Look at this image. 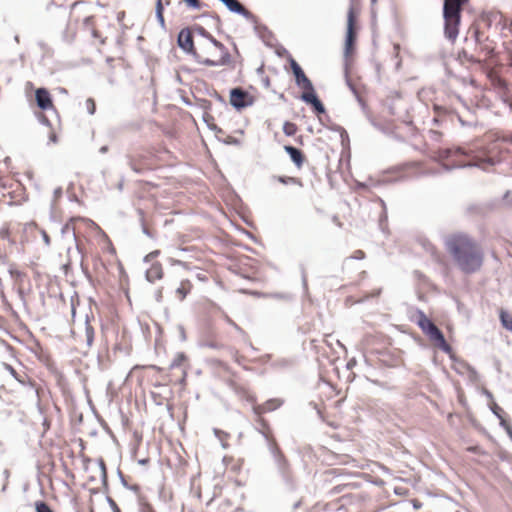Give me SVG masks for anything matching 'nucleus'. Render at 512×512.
I'll use <instances>...</instances> for the list:
<instances>
[{
    "label": "nucleus",
    "mask_w": 512,
    "mask_h": 512,
    "mask_svg": "<svg viewBox=\"0 0 512 512\" xmlns=\"http://www.w3.org/2000/svg\"><path fill=\"white\" fill-rule=\"evenodd\" d=\"M501 29H508L510 33H512V21L507 24L506 19L503 18V23L500 24Z\"/></svg>",
    "instance_id": "55"
},
{
    "label": "nucleus",
    "mask_w": 512,
    "mask_h": 512,
    "mask_svg": "<svg viewBox=\"0 0 512 512\" xmlns=\"http://www.w3.org/2000/svg\"><path fill=\"white\" fill-rule=\"evenodd\" d=\"M365 258V253L362 250H356L353 252V254L346 258V260L354 259V260H362Z\"/></svg>",
    "instance_id": "45"
},
{
    "label": "nucleus",
    "mask_w": 512,
    "mask_h": 512,
    "mask_svg": "<svg viewBox=\"0 0 512 512\" xmlns=\"http://www.w3.org/2000/svg\"><path fill=\"white\" fill-rule=\"evenodd\" d=\"M284 150L289 155L291 161L297 168H301L303 166L305 157L299 148H296L292 145H285Z\"/></svg>",
    "instance_id": "15"
},
{
    "label": "nucleus",
    "mask_w": 512,
    "mask_h": 512,
    "mask_svg": "<svg viewBox=\"0 0 512 512\" xmlns=\"http://www.w3.org/2000/svg\"><path fill=\"white\" fill-rule=\"evenodd\" d=\"M147 281L154 283L156 280H160L163 277L162 265L159 262H155L145 273Z\"/></svg>",
    "instance_id": "17"
},
{
    "label": "nucleus",
    "mask_w": 512,
    "mask_h": 512,
    "mask_svg": "<svg viewBox=\"0 0 512 512\" xmlns=\"http://www.w3.org/2000/svg\"><path fill=\"white\" fill-rule=\"evenodd\" d=\"M301 280H302L303 290L307 294L308 293V282H307V275H306L304 268H302V271H301Z\"/></svg>",
    "instance_id": "47"
},
{
    "label": "nucleus",
    "mask_w": 512,
    "mask_h": 512,
    "mask_svg": "<svg viewBox=\"0 0 512 512\" xmlns=\"http://www.w3.org/2000/svg\"><path fill=\"white\" fill-rule=\"evenodd\" d=\"M263 438L266 441L268 451L271 454L277 473L280 476L285 488L288 491H295L297 489V483L289 460L284 455L273 437H269L267 434L263 433Z\"/></svg>",
    "instance_id": "2"
},
{
    "label": "nucleus",
    "mask_w": 512,
    "mask_h": 512,
    "mask_svg": "<svg viewBox=\"0 0 512 512\" xmlns=\"http://www.w3.org/2000/svg\"><path fill=\"white\" fill-rule=\"evenodd\" d=\"M211 107V102H209L208 100H202V108L207 110V109H210Z\"/></svg>",
    "instance_id": "61"
},
{
    "label": "nucleus",
    "mask_w": 512,
    "mask_h": 512,
    "mask_svg": "<svg viewBox=\"0 0 512 512\" xmlns=\"http://www.w3.org/2000/svg\"><path fill=\"white\" fill-rule=\"evenodd\" d=\"M262 82H263V85H264L265 87H269V86H270V79H269V77H268V76L263 77V78H262Z\"/></svg>",
    "instance_id": "62"
},
{
    "label": "nucleus",
    "mask_w": 512,
    "mask_h": 512,
    "mask_svg": "<svg viewBox=\"0 0 512 512\" xmlns=\"http://www.w3.org/2000/svg\"><path fill=\"white\" fill-rule=\"evenodd\" d=\"M380 203H381L382 208H383L382 214H381V216L379 218L380 227L382 228L383 222L387 220V212H386L385 202L382 199H380Z\"/></svg>",
    "instance_id": "46"
},
{
    "label": "nucleus",
    "mask_w": 512,
    "mask_h": 512,
    "mask_svg": "<svg viewBox=\"0 0 512 512\" xmlns=\"http://www.w3.org/2000/svg\"><path fill=\"white\" fill-rule=\"evenodd\" d=\"M258 427L256 428V430L263 436V433L267 434L269 437H272L271 434H270V428H269V425L268 423L260 418L258 420Z\"/></svg>",
    "instance_id": "31"
},
{
    "label": "nucleus",
    "mask_w": 512,
    "mask_h": 512,
    "mask_svg": "<svg viewBox=\"0 0 512 512\" xmlns=\"http://www.w3.org/2000/svg\"><path fill=\"white\" fill-rule=\"evenodd\" d=\"M346 84L347 86L349 87V89L352 91V93L356 96L358 102L364 106V102L362 100V98L359 96L358 94V91L356 89V87L354 86V84L351 82V80L349 79L348 77V73L346 72Z\"/></svg>",
    "instance_id": "37"
},
{
    "label": "nucleus",
    "mask_w": 512,
    "mask_h": 512,
    "mask_svg": "<svg viewBox=\"0 0 512 512\" xmlns=\"http://www.w3.org/2000/svg\"><path fill=\"white\" fill-rule=\"evenodd\" d=\"M35 100L39 109L46 111L53 107L52 97L46 88H38L35 91Z\"/></svg>",
    "instance_id": "13"
},
{
    "label": "nucleus",
    "mask_w": 512,
    "mask_h": 512,
    "mask_svg": "<svg viewBox=\"0 0 512 512\" xmlns=\"http://www.w3.org/2000/svg\"><path fill=\"white\" fill-rule=\"evenodd\" d=\"M297 132V126L296 124L292 123V122H289V121H286L284 124H283V133L286 135V136H293L295 135V133Z\"/></svg>",
    "instance_id": "29"
},
{
    "label": "nucleus",
    "mask_w": 512,
    "mask_h": 512,
    "mask_svg": "<svg viewBox=\"0 0 512 512\" xmlns=\"http://www.w3.org/2000/svg\"><path fill=\"white\" fill-rule=\"evenodd\" d=\"M85 105H86L87 112H88L90 115L95 114V111H96V104H95L94 99H92V98H88V99L86 100V102H85Z\"/></svg>",
    "instance_id": "40"
},
{
    "label": "nucleus",
    "mask_w": 512,
    "mask_h": 512,
    "mask_svg": "<svg viewBox=\"0 0 512 512\" xmlns=\"http://www.w3.org/2000/svg\"><path fill=\"white\" fill-rule=\"evenodd\" d=\"M62 195V188L61 187H58L54 190V198L57 199L59 197H61Z\"/></svg>",
    "instance_id": "59"
},
{
    "label": "nucleus",
    "mask_w": 512,
    "mask_h": 512,
    "mask_svg": "<svg viewBox=\"0 0 512 512\" xmlns=\"http://www.w3.org/2000/svg\"><path fill=\"white\" fill-rule=\"evenodd\" d=\"M222 142L226 145L234 146H239L241 144V141L233 136H227L225 139L222 140Z\"/></svg>",
    "instance_id": "42"
},
{
    "label": "nucleus",
    "mask_w": 512,
    "mask_h": 512,
    "mask_svg": "<svg viewBox=\"0 0 512 512\" xmlns=\"http://www.w3.org/2000/svg\"><path fill=\"white\" fill-rule=\"evenodd\" d=\"M214 434L221 441L222 447L223 448H227V444L224 443L223 439L228 437V433H226V432H224V431H222L220 429L215 428L214 429Z\"/></svg>",
    "instance_id": "41"
},
{
    "label": "nucleus",
    "mask_w": 512,
    "mask_h": 512,
    "mask_svg": "<svg viewBox=\"0 0 512 512\" xmlns=\"http://www.w3.org/2000/svg\"><path fill=\"white\" fill-rule=\"evenodd\" d=\"M279 365L282 366V367L289 366L290 365V361H288V360H281L279 362Z\"/></svg>",
    "instance_id": "64"
},
{
    "label": "nucleus",
    "mask_w": 512,
    "mask_h": 512,
    "mask_svg": "<svg viewBox=\"0 0 512 512\" xmlns=\"http://www.w3.org/2000/svg\"><path fill=\"white\" fill-rule=\"evenodd\" d=\"M129 166L130 168L137 174H142L143 173V169L142 168H139L138 166L135 165V163L130 160L129 161Z\"/></svg>",
    "instance_id": "53"
},
{
    "label": "nucleus",
    "mask_w": 512,
    "mask_h": 512,
    "mask_svg": "<svg viewBox=\"0 0 512 512\" xmlns=\"http://www.w3.org/2000/svg\"><path fill=\"white\" fill-rule=\"evenodd\" d=\"M108 150H109L108 146H107V145H104V146H102V147L99 149V152H100L101 154H105V153H107V152H108Z\"/></svg>",
    "instance_id": "63"
},
{
    "label": "nucleus",
    "mask_w": 512,
    "mask_h": 512,
    "mask_svg": "<svg viewBox=\"0 0 512 512\" xmlns=\"http://www.w3.org/2000/svg\"><path fill=\"white\" fill-rule=\"evenodd\" d=\"M482 394L485 395L487 397V399H489L491 402H494L493 401V394L486 388H484L482 390Z\"/></svg>",
    "instance_id": "57"
},
{
    "label": "nucleus",
    "mask_w": 512,
    "mask_h": 512,
    "mask_svg": "<svg viewBox=\"0 0 512 512\" xmlns=\"http://www.w3.org/2000/svg\"><path fill=\"white\" fill-rule=\"evenodd\" d=\"M274 180H277L278 182L288 185V184H299L301 185V181L298 178L295 177H289V176H273Z\"/></svg>",
    "instance_id": "28"
},
{
    "label": "nucleus",
    "mask_w": 512,
    "mask_h": 512,
    "mask_svg": "<svg viewBox=\"0 0 512 512\" xmlns=\"http://www.w3.org/2000/svg\"><path fill=\"white\" fill-rule=\"evenodd\" d=\"M458 155H466L465 151L460 148H439L434 152V160L438 162H443L444 160H448Z\"/></svg>",
    "instance_id": "14"
},
{
    "label": "nucleus",
    "mask_w": 512,
    "mask_h": 512,
    "mask_svg": "<svg viewBox=\"0 0 512 512\" xmlns=\"http://www.w3.org/2000/svg\"><path fill=\"white\" fill-rule=\"evenodd\" d=\"M177 45L184 53L191 55L197 63L201 64L202 57L195 49L192 31L190 28H183L180 30L177 35Z\"/></svg>",
    "instance_id": "5"
},
{
    "label": "nucleus",
    "mask_w": 512,
    "mask_h": 512,
    "mask_svg": "<svg viewBox=\"0 0 512 512\" xmlns=\"http://www.w3.org/2000/svg\"><path fill=\"white\" fill-rule=\"evenodd\" d=\"M283 404V401L280 399H270L266 401L262 405H258L254 407V412L256 415L260 416L263 413L271 412L280 407Z\"/></svg>",
    "instance_id": "16"
},
{
    "label": "nucleus",
    "mask_w": 512,
    "mask_h": 512,
    "mask_svg": "<svg viewBox=\"0 0 512 512\" xmlns=\"http://www.w3.org/2000/svg\"><path fill=\"white\" fill-rule=\"evenodd\" d=\"M482 21L488 28H491L493 23L500 26L503 23V16L500 12H487L483 14Z\"/></svg>",
    "instance_id": "19"
},
{
    "label": "nucleus",
    "mask_w": 512,
    "mask_h": 512,
    "mask_svg": "<svg viewBox=\"0 0 512 512\" xmlns=\"http://www.w3.org/2000/svg\"><path fill=\"white\" fill-rule=\"evenodd\" d=\"M300 100L311 106L313 112L316 115H322L326 113V108L322 101L319 99L315 88L310 91H303L300 95Z\"/></svg>",
    "instance_id": "10"
},
{
    "label": "nucleus",
    "mask_w": 512,
    "mask_h": 512,
    "mask_svg": "<svg viewBox=\"0 0 512 512\" xmlns=\"http://www.w3.org/2000/svg\"><path fill=\"white\" fill-rule=\"evenodd\" d=\"M191 31L196 32L198 35H200L204 38L208 37V35H209V32L203 26L198 25V24H195L194 26H192Z\"/></svg>",
    "instance_id": "38"
},
{
    "label": "nucleus",
    "mask_w": 512,
    "mask_h": 512,
    "mask_svg": "<svg viewBox=\"0 0 512 512\" xmlns=\"http://www.w3.org/2000/svg\"><path fill=\"white\" fill-rule=\"evenodd\" d=\"M469 32L471 33V38L475 46V51L479 53L483 52L487 57H492L494 55V48L484 44V42L488 40V37H486L483 40L481 38V32L479 31L478 28H471Z\"/></svg>",
    "instance_id": "12"
},
{
    "label": "nucleus",
    "mask_w": 512,
    "mask_h": 512,
    "mask_svg": "<svg viewBox=\"0 0 512 512\" xmlns=\"http://www.w3.org/2000/svg\"><path fill=\"white\" fill-rule=\"evenodd\" d=\"M499 319H500L501 325L506 330L512 332V314L504 309H501L499 311Z\"/></svg>",
    "instance_id": "21"
},
{
    "label": "nucleus",
    "mask_w": 512,
    "mask_h": 512,
    "mask_svg": "<svg viewBox=\"0 0 512 512\" xmlns=\"http://www.w3.org/2000/svg\"><path fill=\"white\" fill-rule=\"evenodd\" d=\"M203 347L211 348V349H219L222 347L219 343L215 341H207L202 344Z\"/></svg>",
    "instance_id": "49"
},
{
    "label": "nucleus",
    "mask_w": 512,
    "mask_h": 512,
    "mask_svg": "<svg viewBox=\"0 0 512 512\" xmlns=\"http://www.w3.org/2000/svg\"><path fill=\"white\" fill-rule=\"evenodd\" d=\"M117 475L121 484L128 490L134 492L137 496L140 494V486L138 484H129V481H126L122 471L120 469L117 470Z\"/></svg>",
    "instance_id": "23"
},
{
    "label": "nucleus",
    "mask_w": 512,
    "mask_h": 512,
    "mask_svg": "<svg viewBox=\"0 0 512 512\" xmlns=\"http://www.w3.org/2000/svg\"><path fill=\"white\" fill-rule=\"evenodd\" d=\"M441 166H442V169L444 171L450 172V171H452L454 169H463V168H468V167H478V164L474 163V162H468V163L452 162L451 164L442 163Z\"/></svg>",
    "instance_id": "20"
},
{
    "label": "nucleus",
    "mask_w": 512,
    "mask_h": 512,
    "mask_svg": "<svg viewBox=\"0 0 512 512\" xmlns=\"http://www.w3.org/2000/svg\"><path fill=\"white\" fill-rule=\"evenodd\" d=\"M98 464H99V467H100V470H101V481H102V484L105 488V490L108 489V476H107V470H106V465H105V462L102 458H100L98 460Z\"/></svg>",
    "instance_id": "27"
},
{
    "label": "nucleus",
    "mask_w": 512,
    "mask_h": 512,
    "mask_svg": "<svg viewBox=\"0 0 512 512\" xmlns=\"http://www.w3.org/2000/svg\"><path fill=\"white\" fill-rule=\"evenodd\" d=\"M156 19L159 23V25L162 27V28H165V19H164V15L161 14V15H157L156 16Z\"/></svg>",
    "instance_id": "58"
},
{
    "label": "nucleus",
    "mask_w": 512,
    "mask_h": 512,
    "mask_svg": "<svg viewBox=\"0 0 512 512\" xmlns=\"http://www.w3.org/2000/svg\"><path fill=\"white\" fill-rule=\"evenodd\" d=\"M178 330H179L181 341H185L186 340V333H185L184 326L183 325H179L178 326Z\"/></svg>",
    "instance_id": "56"
},
{
    "label": "nucleus",
    "mask_w": 512,
    "mask_h": 512,
    "mask_svg": "<svg viewBox=\"0 0 512 512\" xmlns=\"http://www.w3.org/2000/svg\"><path fill=\"white\" fill-rule=\"evenodd\" d=\"M67 256H68L67 262L63 265V269L66 272H67L68 268H70L74 262L79 261L80 263H82V255H81V251H80L78 244H76L75 250H72L71 247L67 248Z\"/></svg>",
    "instance_id": "18"
},
{
    "label": "nucleus",
    "mask_w": 512,
    "mask_h": 512,
    "mask_svg": "<svg viewBox=\"0 0 512 512\" xmlns=\"http://www.w3.org/2000/svg\"><path fill=\"white\" fill-rule=\"evenodd\" d=\"M95 330L89 322V316L86 315L85 319V338L88 347H91L94 342Z\"/></svg>",
    "instance_id": "22"
},
{
    "label": "nucleus",
    "mask_w": 512,
    "mask_h": 512,
    "mask_svg": "<svg viewBox=\"0 0 512 512\" xmlns=\"http://www.w3.org/2000/svg\"><path fill=\"white\" fill-rule=\"evenodd\" d=\"M138 503H139V512H155L153 507L145 502L144 498L138 495Z\"/></svg>",
    "instance_id": "32"
},
{
    "label": "nucleus",
    "mask_w": 512,
    "mask_h": 512,
    "mask_svg": "<svg viewBox=\"0 0 512 512\" xmlns=\"http://www.w3.org/2000/svg\"><path fill=\"white\" fill-rule=\"evenodd\" d=\"M185 359L186 357L184 353H177L174 359L171 361L169 368L174 369L179 367Z\"/></svg>",
    "instance_id": "34"
},
{
    "label": "nucleus",
    "mask_w": 512,
    "mask_h": 512,
    "mask_svg": "<svg viewBox=\"0 0 512 512\" xmlns=\"http://www.w3.org/2000/svg\"><path fill=\"white\" fill-rule=\"evenodd\" d=\"M289 64L291 71L295 78V84L302 88L303 91H310L314 89V85L311 82V80L306 76L301 66L298 64V62L292 57L289 56Z\"/></svg>",
    "instance_id": "8"
},
{
    "label": "nucleus",
    "mask_w": 512,
    "mask_h": 512,
    "mask_svg": "<svg viewBox=\"0 0 512 512\" xmlns=\"http://www.w3.org/2000/svg\"><path fill=\"white\" fill-rule=\"evenodd\" d=\"M207 16L211 17L212 20L215 22V24L218 27L221 25V19H220L219 15H217V14H207V13H204V14L201 15V17H207Z\"/></svg>",
    "instance_id": "51"
},
{
    "label": "nucleus",
    "mask_w": 512,
    "mask_h": 512,
    "mask_svg": "<svg viewBox=\"0 0 512 512\" xmlns=\"http://www.w3.org/2000/svg\"><path fill=\"white\" fill-rule=\"evenodd\" d=\"M417 325L439 349L447 354L452 353V347L447 343L443 332L421 310L418 311Z\"/></svg>",
    "instance_id": "4"
},
{
    "label": "nucleus",
    "mask_w": 512,
    "mask_h": 512,
    "mask_svg": "<svg viewBox=\"0 0 512 512\" xmlns=\"http://www.w3.org/2000/svg\"><path fill=\"white\" fill-rule=\"evenodd\" d=\"M203 120H204V122L207 123V126L210 130H213L216 133H224L223 130L220 127H218L216 124L209 122L210 120H214L213 116L209 115L208 113H205L203 115Z\"/></svg>",
    "instance_id": "30"
},
{
    "label": "nucleus",
    "mask_w": 512,
    "mask_h": 512,
    "mask_svg": "<svg viewBox=\"0 0 512 512\" xmlns=\"http://www.w3.org/2000/svg\"><path fill=\"white\" fill-rule=\"evenodd\" d=\"M445 246L463 273L472 274L481 268L483 253L477 243L467 234L449 235L445 239Z\"/></svg>",
    "instance_id": "1"
},
{
    "label": "nucleus",
    "mask_w": 512,
    "mask_h": 512,
    "mask_svg": "<svg viewBox=\"0 0 512 512\" xmlns=\"http://www.w3.org/2000/svg\"><path fill=\"white\" fill-rule=\"evenodd\" d=\"M190 289L191 284L188 280L181 282L180 286L176 289V294L179 296L180 301L185 299Z\"/></svg>",
    "instance_id": "25"
},
{
    "label": "nucleus",
    "mask_w": 512,
    "mask_h": 512,
    "mask_svg": "<svg viewBox=\"0 0 512 512\" xmlns=\"http://www.w3.org/2000/svg\"><path fill=\"white\" fill-rule=\"evenodd\" d=\"M465 366L470 374V379L476 380L478 377V373H477L476 369L469 364H465Z\"/></svg>",
    "instance_id": "48"
},
{
    "label": "nucleus",
    "mask_w": 512,
    "mask_h": 512,
    "mask_svg": "<svg viewBox=\"0 0 512 512\" xmlns=\"http://www.w3.org/2000/svg\"><path fill=\"white\" fill-rule=\"evenodd\" d=\"M106 501L113 512H121L120 508L118 507L117 503L113 500L112 497L106 496Z\"/></svg>",
    "instance_id": "44"
},
{
    "label": "nucleus",
    "mask_w": 512,
    "mask_h": 512,
    "mask_svg": "<svg viewBox=\"0 0 512 512\" xmlns=\"http://www.w3.org/2000/svg\"><path fill=\"white\" fill-rule=\"evenodd\" d=\"M162 289H159L156 294H155V299L157 302H161L162 301Z\"/></svg>",
    "instance_id": "60"
},
{
    "label": "nucleus",
    "mask_w": 512,
    "mask_h": 512,
    "mask_svg": "<svg viewBox=\"0 0 512 512\" xmlns=\"http://www.w3.org/2000/svg\"><path fill=\"white\" fill-rule=\"evenodd\" d=\"M159 254H160V251H159V250H155V251L150 252L149 254H147V255L144 257V262H150L152 259H154L155 257H157Z\"/></svg>",
    "instance_id": "52"
},
{
    "label": "nucleus",
    "mask_w": 512,
    "mask_h": 512,
    "mask_svg": "<svg viewBox=\"0 0 512 512\" xmlns=\"http://www.w3.org/2000/svg\"><path fill=\"white\" fill-rule=\"evenodd\" d=\"M221 2L231 13L241 15L246 20L257 24V17L247 10L238 0H218Z\"/></svg>",
    "instance_id": "9"
},
{
    "label": "nucleus",
    "mask_w": 512,
    "mask_h": 512,
    "mask_svg": "<svg viewBox=\"0 0 512 512\" xmlns=\"http://www.w3.org/2000/svg\"><path fill=\"white\" fill-rule=\"evenodd\" d=\"M164 12V7L162 4V0H156V6H155V15H161Z\"/></svg>",
    "instance_id": "50"
},
{
    "label": "nucleus",
    "mask_w": 512,
    "mask_h": 512,
    "mask_svg": "<svg viewBox=\"0 0 512 512\" xmlns=\"http://www.w3.org/2000/svg\"><path fill=\"white\" fill-rule=\"evenodd\" d=\"M137 214L139 216V223H140L141 230H142L143 234H145L147 237H149L151 239H155V235L146 226L144 211L141 208H138Z\"/></svg>",
    "instance_id": "24"
},
{
    "label": "nucleus",
    "mask_w": 512,
    "mask_h": 512,
    "mask_svg": "<svg viewBox=\"0 0 512 512\" xmlns=\"http://www.w3.org/2000/svg\"><path fill=\"white\" fill-rule=\"evenodd\" d=\"M499 424L506 431L509 438L512 440V425L506 419H501V422H499Z\"/></svg>",
    "instance_id": "39"
},
{
    "label": "nucleus",
    "mask_w": 512,
    "mask_h": 512,
    "mask_svg": "<svg viewBox=\"0 0 512 512\" xmlns=\"http://www.w3.org/2000/svg\"><path fill=\"white\" fill-rule=\"evenodd\" d=\"M41 236H42V239H43L44 243L46 244V246H49L50 243H51V240H50V237H49V235L47 234V232L45 230L41 231Z\"/></svg>",
    "instance_id": "54"
},
{
    "label": "nucleus",
    "mask_w": 512,
    "mask_h": 512,
    "mask_svg": "<svg viewBox=\"0 0 512 512\" xmlns=\"http://www.w3.org/2000/svg\"><path fill=\"white\" fill-rule=\"evenodd\" d=\"M489 408L491 410V412L499 419V422H501V419H505L503 414H504V411L501 407H499L495 402H492L490 405H489Z\"/></svg>",
    "instance_id": "33"
},
{
    "label": "nucleus",
    "mask_w": 512,
    "mask_h": 512,
    "mask_svg": "<svg viewBox=\"0 0 512 512\" xmlns=\"http://www.w3.org/2000/svg\"><path fill=\"white\" fill-rule=\"evenodd\" d=\"M460 59H464L470 63H480L481 61L476 57L474 53H470L466 48L462 49L458 53Z\"/></svg>",
    "instance_id": "26"
},
{
    "label": "nucleus",
    "mask_w": 512,
    "mask_h": 512,
    "mask_svg": "<svg viewBox=\"0 0 512 512\" xmlns=\"http://www.w3.org/2000/svg\"><path fill=\"white\" fill-rule=\"evenodd\" d=\"M221 52V57L219 60H213L210 58H203L201 60V64L209 67H218V66H226L231 63V55L228 49L222 42H219L215 47Z\"/></svg>",
    "instance_id": "11"
},
{
    "label": "nucleus",
    "mask_w": 512,
    "mask_h": 512,
    "mask_svg": "<svg viewBox=\"0 0 512 512\" xmlns=\"http://www.w3.org/2000/svg\"><path fill=\"white\" fill-rule=\"evenodd\" d=\"M356 41V15L354 13L353 6H351L348 10L347 14V30L345 36V48L344 54L345 56H349L351 51L354 48Z\"/></svg>",
    "instance_id": "6"
},
{
    "label": "nucleus",
    "mask_w": 512,
    "mask_h": 512,
    "mask_svg": "<svg viewBox=\"0 0 512 512\" xmlns=\"http://www.w3.org/2000/svg\"><path fill=\"white\" fill-rule=\"evenodd\" d=\"M186 5L192 9H201L202 2L200 0H183Z\"/></svg>",
    "instance_id": "43"
},
{
    "label": "nucleus",
    "mask_w": 512,
    "mask_h": 512,
    "mask_svg": "<svg viewBox=\"0 0 512 512\" xmlns=\"http://www.w3.org/2000/svg\"><path fill=\"white\" fill-rule=\"evenodd\" d=\"M61 234L62 236L71 234L74 241H76L75 228L70 223H66L65 225L62 226Z\"/></svg>",
    "instance_id": "36"
},
{
    "label": "nucleus",
    "mask_w": 512,
    "mask_h": 512,
    "mask_svg": "<svg viewBox=\"0 0 512 512\" xmlns=\"http://www.w3.org/2000/svg\"><path fill=\"white\" fill-rule=\"evenodd\" d=\"M230 104L235 110L241 111L253 104V97L246 90L236 87L230 90Z\"/></svg>",
    "instance_id": "7"
},
{
    "label": "nucleus",
    "mask_w": 512,
    "mask_h": 512,
    "mask_svg": "<svg viewBox=\"0 0 512 512\" xmlns=\"http://www.w3.org/2000/svg\"><path fill=\"white\" fill-rule=\"evenodd\" d=\"M468 1L469 0H444V36L452 43L458 37L462 7L468 3Z\"/></svg>",
    "instance_id": "3"
},
{
    "label": "nucleus",
    "mask_w": 512,
    "mask_h": 512,
    "mask_svg": "<svg viewBox=\"0 0 512 512\" xmlns=\"http://www.w3.org/2000/svg\"><path fill=\"white\" fill-rule=\"evenodd\" d=\"M35 511L36 512H54L52 508L45 501H36L35 502Z\"/></svg>",
    "instance_id": "35"
}]
</instances>
